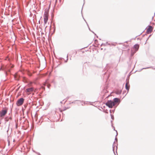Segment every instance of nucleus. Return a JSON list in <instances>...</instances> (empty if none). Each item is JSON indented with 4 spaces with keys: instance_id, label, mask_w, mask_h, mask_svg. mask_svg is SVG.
Returning a JSON list of instances; mask_svg holds the SVG:
<instances>
[{
    "instance_id": "1",
    "label": "nucleus",
    "mask_w": 155,
    "mask_h": 155,
    "mask_svg": "<svg viewBox=\"0 0 155 155\" xmlns=\"http://www.w3.org/2000/svg\"><path fill=\"white\" fill-rule=\"evenodd\" d=\"M8 111V109L6 108H3V109L0 111V117H3L7 113Z\"/></svg>"
},
{
    "instance_id": "2",
    "label": "nucleus",
    "mask_w": 155,
    "mask_h": 155,
    "mask_svg": "<svg viewBox=\"0 0 155 155\" xmlns=\"http://www.w3.org/2000/svg\"><path fill=\"white\" fill-rule=\"evenodd\" d=\"M106 105L110 108H112L115 105L113 101L112 100H108L106 103Z\"/></svg>"
},
{
    "instance_id": "3",
    "label": "nucleus",
    "mask_w": 155,
    "mask_h": 155,
    "mask_svg": "<svg viewBox=\"0 0 155 155\" xmlns=\"http://www.w3.org/2000/svg\"><path fill=\"white\" fill-rule=\"evenodd\" d=\"M24 101V99L23 98H21L18 99L16 102V104L18 106L21 105Z\"/></svg>"
},
{
    "instance_id": "4",
    "label": "nucleus",
    "mask_w": 155,
    "mask_h": 155,
    "mask_svg": "<svg viewBox=\"0 0 155 155\" xmlns=\"http://www.w3.org/2000/svg\"><path fill=\"white\" fill-rule=\"evenodd\" d=\"M22 80L24 83H28V84L29 85V86H31L30 84H32V82L29 81L25 77L23 78Z\"/></svg>"
},
{
    "instance_id": "5",
    "label": "nucleus",
    "mask_w": 155,
    "mask_h": 155,
    "mask_svg": "<svg viewBox=\"0 0 155 155\" xmlns=\"http://www.w3.org/2000/svg\"><path fill=\"white\" fill-rule=\"evenodd\" d=\"M48 15L47 13H45L44 16V22L45 24H46L48 20Z\"/></svg>"
},
{
    "instance_id": "6",
    "label": "nucleus",
    "mask_w": 155,
    "mask_h": 155,
    "mask_svg": "<svg viewBox=\"0 0 155 155\" xmlns=\"http://www.w3.org/2000/svg\"><path fill=\"white\" fill-rule=\"evenodd\" d=\"M113 102L114 104L115 105L117 103H119L120 102V101L119 100V99L118 98H114L113 100Z\"/></svg>"
},
{
    "instance_id": "7",
    "label": "nucleus",
    "mask_w": 155,
    "mask_h": 155,
    "mask_svg": "<svg viewBox=\"0 0 155 155\" xmlns=\"http://www.w3.org/2000/svg\"><path fill=\"white\" fill-rule=\"evenodd\" d=\"M35 88H28L26 90L25 92L27 93H30L35 91Z\"/></svg>"
},
{
    "instance_id": "8",
    "label": "nucleus",
    "mask_w": 155,
    "mask_h": 155,
    "mask_svg": "<svg viewBox=\"0 0 155 155\" xmlns=\"http://www.w3.org/2000/svg\"><path fill=\"white\" fill-rule=\"evenodd\" d=\"M152 31V28L151 26H149L148 28L147 29V31L148 33H151Z\"/></svg>"
},
{
    "instance_id": "9",
    "label": "nucleus",
    "mask_w": 155,
    "mask_h": 155,
    "mask_svg": "<svg viewBox=\"0 0 155 155\" xmlns=\"http://www.w3.org/2000/svg\"><path fill=\"white\" fill-rule=\"evenodd\" d=\"M139 48V45L138 44H136L134 45V48L135 49V52H136L138 50Z\"/></svg>"
},
{
    "instance_id": "10",
    "label": "nucleus",
    "mask_w": 155,
    "mask_h": 155,
    "mask_svg": "<svg viewBox=\"0 0 155 155\" xmlns=\"http://www.w3.org/2000/svg\"><path fill=\"white\" fill-rule=\"evenodd\" d=\"M121 93V90L117 89L115 91V93L116 94H120Z\"/></svg>"
},
{
    "instance_id": "11",
    "label": "nucleus",
    "mask_w": 155,
    "mask_h": 155,
    "mask_svg": "<svg viewBox=\"0 0 155 155\" xmlns=\"http://www.w3.org/2000/svg\"><path fill=\"white\" fill-rule=\"evenodd\" d=\"M9 119L11 120L12 118L11 117H10L9 118H8L7 117H6L5 118V122H6L8 121Z\"/></svg>"
},
{
    "instance_id": "12",
    "label": "nucleus",
    "mask_w": 155,
    "mask_h": 155,
    "mask_svg": "<svg viewBox=\"0 0 155 155\" xmlns=\"http://www.w3.org/2000/svg\"><path fill=\"white\" fill-rule=\"evenodd\" d=\"M78 101L79 102H80L81 104L82 103V102H84V101H80V100H76L75 101H73L72 102H71V103H70V104H71V103L74 104V103H75V101Z\"/></svg>"
},
{
    "instance_id": "13",
    "label": "nucleus",
    "mask_w": 155,
    "mask_h": 155,
    "mask_svg": "<svg viewBox=\"0 0 155 155\" xmlns=\"http://www.w3.org/2000/svg\"><path fill=\"white\" fill-rule=\"evenodd\" d=\"M17 76H16V75H15V76H14V78H15V79L16 80H18V76H17Z\"/></svg>"
},
{
    "instance_id": "14",
    "label": "nucleus",
    "mask_w": 155,
    "mask_h": 155,
    "mask_svg": "<svg viewBox=\"0 0 155 155\" xmlns=\"http://www.w3.org/2000/svg\"><path fill=\"white\" fill-rule=\"evenodd\" d=\"M114 143H115V142H114L113 144H114ZM114 148H115V146L114 145V144H113V151L114 153H115V152H114Z\"/></svg>"
},
{
    "instance_id": "15",
    "label": "nucleus",
    "mask_w": 155,
    "mask_h": 155,
    "mask_svg": "<svg viewBox=\"0 0 155 155\" xmlns=\"http://www.w3.org/2000/svg\"><path fill=\"white\" fill-rule=\"evenodd\" d=\"M127 83L125 84V87H129V86H128L127 85Z\"/></svg>"
},
{
    "instance_id": "16",
    "label": "nucleus",
    "mask_w": 155,
    "mask_h": 155,
    "mask_svg": "<svg viewBox=\"0 0 155 155\" xmlns=\"http://www.w3.org/2000/svg\"><path fill=\"white\" fill-rule=\"evenodd\" d=\"M113 127L114 128V130H115V128L114 127ZM116 132H117V134H116V137L117 134H118V133H117V131L116 130H115Z\"/></svg>"
},
{
    "instance_id": "17",
    "label": "nucleus",
    "mask_w": 155,
    "mask_h": 155,
    "mask_svg": "<svg viewBox=\"0 0 155 155\" xmlns=\"http://www.w3.org/2000/svg\"><path fill=\"white\" fill-rule=\"evenodd\" d=\"M111 118L112 119V120H113L114 119V117L113 115H112L111 114Z\"/></svg>"
},
{
    "instance_id": "18",
    "label": "nucleus",
    "mask_w": 155,
    "mask_h": 155,
    "mask_svg": "<svg viewBox=\"0 0 155 155\" xmlns=\"http://www.w3.org/2000/svg\"><path fill=\"white\" fill-rule=\"evenodd\" d=\"M8 146H9L10 144V141L8 140Z\"/></svg>"
},
{
    "instance_id": "19",
    "label": "nucleus",
    "mask_w": 155,
    "mask_h": 155,
    "mask_svg": "<svg viewBox=\"0 0 155 155\" xmlns=\"http://www.w3.org/2000/svg\"><path fill=\"white\" fill-rule=\"evenodd\" d=\"M126 89L127 91V93L128 92V91H129V90L130 89V88H125Z\"/></svg>"
},
{
    "instance_id": "20",
    "label": "nucleus",
    "mask_w": 155,
    "mask_h": 155,
    "mask_svg": "<svg viewBox=\"0 0 155 155\" xmlns=\"http://www.w3.org/2000/svg\"><path fill=\"white\" fill-rule=\"evenodd\" d=\"M68 55H67V59L65 61V62H67V61H68Z\"/></svg>"
},
{
    "instance_id": "21",
    "label": "nucleus",
    "mask_w": 155,
    "mask_h": 155,
    "mask_svg": "<svg viewBox=\"0 0 155 155\" xmlns=\"http://www.w3.org/2000/svg\"><path fill=\"white\" fill-rule=\"evenodd\" d=\"M108 44V43L107 42H106V44H102L101 45H105V44Z\"/></svg>"
},
{
    "instance_id": "22",
    "label": "nucleus",
    "mask_w": 155,
    "mask_h": 155,
    "mask_svg": "<svg viewBox=\"0 0 155 155\" xmlns=\"http://www.w3.org/2000/svg\"><path fill=\"white\" fill-rule=\"evenodd\" d=\"M115 140L117 141V137H116Z\"/></svg>"
},
{
    "instance_id": "23",
    "label": "nucleus",
    "mask_w": 155,
    "mask_h": 155,
    "mask_svg": "<svg viewBox=\"0 0 155 155\" xmlns=\"http://www.w3.org/2000/svg\"><path fill=\"white\" fill-rule=\"evenodd\" d=\"M150 68V67H147V68H143L142 69H147V68Z\"/></svg>"
},
{
    "instance_id": "24",
    "label": "nucleus",
    "mask_w": 155,
    "mask_h": 155,
    "mask_svg": "<svg viewBox=\"0 0 155 155\" xmlns=\"http://www.w3.org/2000/svg\"><path fill=\"white\" fill-rule=\"evenodd\" d=\"M135 52H134L133 54L132 53H131V55L132 56H133V55L134 54V53H135Z\"/></svg>"
},
{
    "instance_id": "25",
    "label": "nucleus",
    "mask_w": 155,
    "mask_h": 155,
    "mask_svg": "<svg viewBox=\"0 0 155 155\" xmlns=\"http://www.w3.org/2000/svg\"><path fill=\"white\" fill-rule=\"evenodd\" d=\"M69 98V97H67V98H66V99H67V100H68V99Z\"/></svg>"
},
{
    "instance_id": "26",
    "label": "nucleus",
    "mask_w": 155,
    "mask_h": 155,
    "mask_svg": "<svg viewBox=\"0 0 155 155\" xmlns=\"http://www.w3.org/2000/svg\"><path fill=\"white\" fill-rule=\"evenodd\" d=\"M50 86V85L49 86V85H48H48H47V87H49Z\"/></svg>"
},
{
    "instance_id": "27",
    "label": "nucleus",
    "mask_w": 155,
    "mask_h": 155,
    "mask_svg": "<svg viewBox=\"0 0 155 155\" xmlns=\"http://www.w3.org/2000/svg\"><path fill=\"white\" fill-rule=\"evenodd\" d=\"M126 92V91H124L123 92V94H124L125 93V92Z\"/></svg>"
},
{
    "instance_id": "28",
    "label": "nucleus",
    "mask_w": 155,
    "mask_h": 155,
    "mask_svg": "<svg viewBox=\"0 0 155 155\" xmlns=\"http://www.w3.org/2000/svg\"><path fill=\"white\" fill-rule=\"evenodd\" d=\"M2 68H0V70H2Z\"/></svg>"
},
{
    "instance_id": "29",
    "label": "nucleus",
    "mask_w": 155,
    "mask_h": 155,
    "mask_svg": "<svg viewBox=\"0 0 155 155\" xmlns=\"http://www.w3.org/2000/svg\"><path fill=\"white\" fill-rule=\"evenodd\" d=\"M60 103H61V104H62V101H61V102H60Z\"/></svg>"
},
{
    "instance_id": "30",
    "label": "nucleus",
    "mask_w": 155,
    "mask_h": 155,
    "mask_svg": "<svg viewBox=\"0 0 155 155\" xmlns=\"http://www.w3.org/2000/svg\"><path fill=\"white\" fill-rule=\"evenodd\" d=\"M117 146H116V150L117 149Z\"/></svg>"
},
{
    "instance_id": "31",
    "label": "nucleus",
    "mask_w": 155,
    "mask_h": 155,
    "mask_svg": "<svg viewBox=\"0 0 155 155\" xmlns=\"http://www.w3.org/2000/svg\"><path fill=\"white\" fill-rule=\"evenodd\" d=\"M8 130H7V132H8Z\"/></svg>"
},
{
    "instance_id": "32",
    "label": "nucleus",
    "mask_w": 155,
    "mask_h": 155,
    "mask_svg": "<svg viewBox=\"0 0 155 155\" xmlns=\"http://www.w3.org/2000/svg\"><path fill=\"white\" fill-rule=\"evenodd\" d=\"M18 88V89L17 90H18V88Z\"/></svg>"
},
{
    "instance_id": "33",
    "label": "nucleus",
    "mask_w": 155,
    "mask_h": 155,
    "mask_svg": "<svg viewBox=\"0 0 155 155\" xmlns=\"http://www.w3.org/2000/svg\"><path fill=\"white\" fill-rule=\"evenodd\" d=\"M16 128H17V126H16Z\"/></svg>"
},
{
    "instance_id": "34",
    "label": "nucleus",
    "mask_w": 155,
    "mask_h": 155,
    "mask_svg": "<svg viewBox=\"0 0 155 155\" xmlns=\"http://www.w3.org/2000/svg\"><path fill=\"white\" fill-rule=\"evenodd\" d=\"M112 120L111 121V123H112Z\"/></svg>"
},
{
    "instance_id": "35",
    "label": "nucleus",
    "mask_w": 155,
    "mask_h": 155,
    "mask_svg": "<svg viewBox=\"0 0 155 155\" xmlns=\"http://www.w3.org/2000/svg\"><path fill=\"white\" fill-rule=\"evenodd\" d=\"M44 88V89H45V87L43 88Z\"/></svg>"
},
{
    "instance_id": "36",
    "label": "nucleus",
    "mask_w": 155,
    "mask_h": 155,
    "mask_svg": "<svg viewBox=\"0 0 155 155\" xmlns=\"http://www.w3.org/2000/svg\"><path fill=\"white\" fill-rule=\"evenodd\" d=\"M84 103L85 104V102H84Z\"/></svg>"
},
{
    "instance_id": "37",
    "label": "nucleus",
    "mask_w": 155,
    "mask_h": 155,
    "mask_svg": "<svg viewBox=\"0 0 155 155\" xmlns=\"http://www.w3.org/2000/svg\"><path fill=\"white\" fill-rule=\"evenodd\" d=\"M126 95V94H125L124 96H125Z\"/></svg>"
},
{
    "instance_id": "38",
    "label": "nucleus",
    "mask_w": 155,
    "mask_h": 155,
    "mask_svg": "<svg viewBox=\"0 0 155 155\" xmlns=\"http://www.w3.org/2000/svg\"><path fill=\"white\" fill-rule=\"evenodd\" d=\"M66 101H65V102H64V103H65V102H66Z\"/></svg>"
},
{
    "instance_id": "39",
    "label": "nucleus",
    "mask_w": 155,
    "mask_h": 155,
    "mask_svg": "<svg viewBox=\"0 0 155 155\" xmlns=\"http://www.w3.org/2000/svg\"><path fill=\"white\" fill-rule=\"evenodd\" d=\"M154 69H155V68H154Z\"/></svg>"
}]
</instances>
